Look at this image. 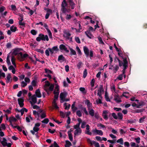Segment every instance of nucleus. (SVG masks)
Masks as SVG:
<instances>
[{
    "mask_svg": "<svg viewBox=\"0 0 147 147\" xmlns=\"http://www.w3.org/2000/svg\"><path fill=\"white\" fill-rule=\"evenodd\" d=\"M118 116V118L120 120H121L123 119V115L122 113H119L117 114Z\"/></svg>",
    "mask_w": 147,
    "mask_h": 147,
    "instance_id": "obj_30",
    "label": "nucleus"
},
{
    "mask_svg": "<svg viewBox=\"0 0 147 147\" xmlns=\"http://www.w3.org/2000/svg\"><path fill=\"white\" fill-rule=\"evenodd\" d=\"M71 18V16L70 15L67 14L65 17L66 19L67 20H69Z\"/></svg>",
    "mask_w": 147,
    "mask_h": 147,
    "instance_id": "obj_63",
    "label": "nucleus"
},
{
    "mask_svg": "<svg viewBox=\"0 0 147 147\" xmlns=\"http://www.w3.org/2000/svg\"><path fill=\"white\" fill-rule=\"evenodd\" d=\"M3 141H1V143L2 144L3 146H5V145H4V144H3V143L5 142V144H7V142H6L7 140L5 138H3Z\"/></svg>",
    "mask_w": 147,
    "mask_h": 147,
    "instance_id": "obj_42",
    "label": "nucleus"
},
{
    "mask_svg": "<svg viewBox=\"0 0 147 147\" xmlns=\"http://www.w3.org/2000/svg\"><path fill=\"white\" fill-rule=\"evenodd\" d=\"M49 120L48 118H45L42 120L41 122L43 123L47 124L49 122Z\"/></svg>",
    "mask_w": 147,
    "mask_h": 147,
    "instance_id": "obj_40",
    "label": "nucleus"
},
{
    "mask_svg": "<svg viewBox=\"0 0 147 147\" xmlns=\"http://www.w3.org/2000/svg\"><path fill=\"white\" fill-rule=\"evenodd\" d=\"M65 60V57L63 55H60L58 56V61H64Z\"/></svg>",
    "mask_w": 147,
    "mask_h": 147,
    "instance_id": "obj_17",
    "label": "nucleus"
},
{
    "mask_svg": "<svg viewBox=\"0 0 147 147\" xmlns=\"http://www.w3.org/2000/svg\"><path fill=\"white\" fill-rule=\"evenodd\" d=\"M11 78V74L10 73L8 74L6 77L7 80L6 82L7 83H9L10 81L11 82L12 79Z\"/></svg>",
    "mask_w": 147,
    "mask_h": 147,
    "instance_id": "obj_15",
    "label": "nucleus"
},
{
    "mask_svg": "<svg viewBox=\"0 0 147 147\" xmlns=\"http://www.w3.org/2000/svg\"><path fill=\"white\" fill-rule=\"evenodd\" d=\"M76 114L79 117H81L82 116V114L80 110L77 111H76Z\"/></svg>",
    "mask_w": 147,
    "mask_h": 147,
    "instance_id": "obj_46",
    "label": "nucleus"
},
{
    "mask_svg": "<svg viewBox=\"0 0 147 147\" xmlns=\"http://www.w3.org/2000/svg\"><path fill=\"white\" fill-rule=\"evenodd\" d=\"M105 100L106 101H109L110 102V100L108 96V94L107 92H105Z\"/></svg>",
    "mask_w": 147,
    "mask_h": 147,
    "instance_id": "obj_26",
    "label": "nucleus"
},
{
    "mask_svg": "<svg viewBox=\"0 0 147 147\" xmlns=\"http://www.w3.org/2000/svg\"><path fill=\"white\" fill-rule=\"evenodd\" d=\"M32 101L34 103H36L37 102V98L35 95H32Z\"/></svg>",
    "mask_w": 147,
    "mask_h": 147,
    "instance_id": "obj_22",
    "label": "nucleus"
},
{
    "mask_svg": "<svg viewBox=\"0 0 147 147\" xmlns=\"http://www.w3.org/2000/svg\"><path fill=\"white\" fill-rule=\"evenodd\" d=\"M76 42L78 43H80L81 42L79 38L78 37H76L75 38Z\"/></svg>",
    "mask_w": 147,
    "mask_h": 147,
    "instance_id": "obj_57",
    "label": "nucleus"
},
{
    "mask_svg": "<svg viewBox=\"0 0 147 147\" xmlns=\"http://www.w3.org/2000/svg\"><path fill=\"white\" fill-rule=\"evenodd\" d=\"M117 142L120 143L121 145L123 144V138H121L117 141Z\"/></svg>",
    "mask_w": 147,
    "mask_h": 147,
    "instance_id": "obj_27",
    "label": "nucleus"
},
{
    "mask_svg": "<svg viewBox=\"0 0 147 147\" xmlns=\"http://www.w3.org/2000/svg\"><path fill=\"white\" fill-rule=\"evenodd\" d=\"M59 48L61 50H64L65 51L66 53H68L69 52V50L67 49V48L63 44H61L60 45Z\"/></svg>",
    "mask_w": 147,
    "mask_h": 147,
    "instance_id": "obj_7",
    "label": "nucleus"
},
{
    "mask_svg": "<svg viewBox=\"0 0 147 147\" xmlns=\"http://www.w3.org/2000/svg\"><path fill=\"white\" fill-rule=\"evenodd\" d=\"M36 40L40 42V40L48 41L49 38L47 35H45L43 34L40 33L38 35V36L36 38Z\"/></svg>",
    "mask_w": 147,
    "mask_h": 147,
    "instance_id": "obj_2",
    "label": "nucleus"
},
{
    "mask_svg": "<svg viewBox=\"0 0 147 147\" xmlns=\"http://www.w3.org/2000/svg\"><path fill=\"white\" fill-rule=\"evenodd\" d=\"M86 104L87 105V107H88V108L91 106V104L90 103L89 100H86L85 102Z\"/></svg>",
    "mask_w": 147,
    "mask_h": 147,
    "instance_id": "obj_31",
    "label": "nucleus"
},
{
    "mask_svg": "<svg viewBox=\"0 0 147 147\" xmlns=\"http://www.w3.org/2000/svg\"><path fill=\"white\" fill-rule=\"evenodd\" d=\"M45 72L47 73H49L51 74L52 73V72L51 71V70H49V69H47L46 68L45 69Z\"/></svg>",
    "mask_w": 147,
    "mask_h": 147,
    "instance_id": "obj_61",
    "label": "nucleus"
},
{
    "mask_svg": "<svg viewBox=\"0 0 147 147\" xmlns=\"http://www.w3.org/2000/svg\"><path fill=\"white\" fill-rule=\"evenodd\" d=\"M82 65H83V63H82V62H79L77 65V67L78 68V69H80L81 67V66Z\"/></svg>",
    "mask_w": 147,
    "mask_h": 147,
    "instance_id": "obj_56",
    "label": "nucleus"
},
{
    "mask_svg": "<svg viewBox=\"0 0 147 147\" xmlns=\"http://www.w3.org/2000/svg\"><path fill=\"white\" fill-rule=\"evenodd\" d=\"M47 32L48 33L49 36L50 38H52V34L50 30L49 29L47 30Z\"/></svg>",
    "mask_w": 147,
    "mask_h": 147,
    "instance_id": "obj_54",
    "label": "nucleus"
},
{
    "mask_svg": "<svg viewBox=\"0 0 147 147\" xmlns=\"http://www.w3.org/2000/svg\"><path fill=\"white\" fill-rule=\"evenodd\" d=\"M78 53V54L80 55H82V53L80 49L78 46H77L76 47Z\"/></svg>",
    "mask_w": 147,
    "mask_h": 147,
    "instance_id": "obj_48",
    "label": "nucleus"
},
{
    "mask_svg": "<svg viewBox=\"0 0 147 147\" xmlns=\"http://www.w3.org/2000/svg\"><path fill=\"white\" fill-rule=\"evenodd\" d=\"M123 74H121L119 75L117 78L120 80H121L123 79Z\"/></svg>",
    "mask_w": 147,
    "mask_h": 147,
    "instance_id": "obj_60",
    "label": "nucleus"
},
{
    "mask_svg": "<svg viewBox=\"0 0 147 147\" xmlns=\"http://www.w3.org/2000/svg\"><path fill=\"white\" fill-rule=\"evenodd\" d=\"M36 96L38 98H40L41 97V94L40 91L39 89H37L36 90L35 92Z\"/></svg>",
    "mask_w": 147,
    "mask_h": 147,
    "instance_id": "obj_16",
    "label": "nucleus"
},
{
    "mask_svg": "<svg viewBox=\"0 0 147 147\" xmlns=\"http://www.w3.org/2000/svg\"><path fill=\"white\" fill-rule=\"evenodd\" d=\"M62 7H61V10L62 11L63 13L66 14V12L67 11V9L64 6H63Z\"/></svg>",
    "mask_w": 147,
    "mask_h": 147,
    "instance_id": "obj_21",
    "label": "nucleus"
},
{
    "mask_svg": "<svg viewBox=\"0 0 147 147\" xmlns=\"http://www.w3.org/2000/svg\"><path fill=\"white\" fill-rule=\"evenodd\" d=\"M79 90L83 93L85 94L86 93V92L85 91V89L84 87H80L79 88Z\"/></svg>",
    "mask_w": 147,
    "mask_h": 147,
    "instance_id": "obj_44",
    "label": "nucleus"
},
{
    "mask_svg": "<svg viewBox=\"0 0 147 147\" xmlns=\"http://www.w3.org/2000/svg\"><path fill=\"white\" fill-rule=\"evenodd\" d=\"M24 99L23 98H19L18 99V103L20 105V107H22L24 106Z\"/></svg>",
    "mask_w": 147,
    "mask_h": 147,
    "instance_id": "obj_6",
    "label": "nucleus"
},
{
    "mask_svg": "<svg viewBox=\"0 0 147 147\" xmlns=\"http://www.w3.org/2000/svg\"><path fill=\"white\" fill-rule=\"evenodd\" d=\"M89 113L92 116H94V112L93 109H92L89 111Z\"/></svg>",
    "mask_w": 147,
    "mask_h": 147,
    "instance_id": "obj_50",
    "label": "nucleus"
},
{
    "mask_svg": "<svg viewBox=\"0 0 147 147\" xmlns=\"http://www.w3.org/2000/svg\"><path fill=\"white\" fill-rule=\"evenodd\" d=\"M16 121L17 119L14 117H12L9 118V121L10 122V124H11V121Z\"/></svg>",
    "mask_w": 147,
    "mask_h": 147,
    "instance_id": "obj_36",
    "label": "nucleus"
},
{
    "mask_svg": "<svg viewBox=\"0 0 147 147\" xmlns=\"http://www.w3.org/2000/svg\"><path fill=\"white\" fill-rule=\"evenodd\" d=\"M64 36L66 37L67 39H69V37L71 36V34L68 31H65L64 32Z\"/></svg>",
    "mask_w": 147,
    "mask_h": 147,
    "instance_id": "obj_14",
    "label": "nucleus"
},
{
    "mask_svg": "<svg viewBox=\"0 0 147 147\" xmlns=\"http://www.w3.org/2000/svg\"><path fill=\"white\" fill-rule=\"evenodd\" d=\"M145 110L144 109H136L134 111V113H139L143 112Z\"/></svg>",
    "mask_w": 147,
    "mask_h": 147,
    "instance_id": "obj_33",
    "label": "nucleus"
},
{
    "mask_svg": "<svg viewBox=\"0 0 147 147\" xmlns=\"http://www.w3.org/2000/svg\"><path fill=\"white\" fill-rule=\"evenodd\" d=\"M64 106L65 107V109L66 110H68L70 106L71 105L70 104H68V106L67 105V103L65 102L64 104Z\"/></svg>",
    "mask_w": 147,
    "mask_h": 147,
    "instance_id": "obj_28",
    "label": "nucleus"
},
{
    "mask_svg": "<svg viewBox=\"0 0 147 147\" xmlns=\"http://www.w3.org/2000/svg\"><path fill=\"white\" fill-rule=\"evenodd\" d=\"M69 49L70 50V54L71 55H76V52L74 50H73L71 48H70V47L69 48Z\"/></svg>",
    "mask_w": 147,
    "mask_h": 147,
    "instance_id": "obj_24",
    "label": "nucleus"
},
{
    "mask_svg": "<svg viewBox=\"0 0 147 147\" xmlns=\"http://www.w3.org/2000/svg\"><path fill=\"white\" fill-rule=\"evenodd\" d=\"M80 125L78 123L77 124H76V125H74V127L75 129H80Z\"/></svg>",
    "mask_w": 147,
    "mask_h": 147,
    "instance_id": "obj_62",
    "label": "nucleus"
},
{
    "mask_svg": "<svg viewBox=\"0 0 147 147\" xmlns=\"http://www.w3.org/2000/svg\"><path fill=\"white\" fill-rule=\"evenodd\" d=\"M119 67L118 65H116L113 67V70H115L114 73H115L119 69Z\"/></svg>",
    "mask_w": 147,
    "mask_h": 147,
    "instance_id": "obj_37",
    "label": "nucleus"
},
{
    "mask_svg": "<svg viewBox=\"0 0 147 147\" xmlns=\"http://www.w3.org/2000/svg\"><path fill=\"white\" fill-rule=\"evenodd\" d=\"M87 70L86 69H85L83 73V78H85L87 76Z\"/></svg>",
    "mask_w": 147,
    "mask_h": 147,
    "instance_id": "obj_34",
    "label": "nucleus"
},
{
    "mask_svg": "<svg viewBox=\"0 0 147 147\" xmlns=\"http://www.w3.org/2000/svg\"><path fill=\"white\" fill-rule=\"evenodd\" d=\"M65 147H70L72 146L71 143L69 141L66 140L65 141Z\"/></svg>",
    "mask_w": 147,
    "mask_h": 147,
    "instance_id": "obj_23",
    "label": "nucleus"
},
{
    "mask_svg": "<svg viewBox=\"0 0 147 147\" xmlns=\"http://www.w3.org/2000/svg\"><path fill=\"white\" fill-rule=\"evenodd\" d=\"M117 60L118 61L119 66L120 67L121 66H122V61H121L118 57L116 56L114 59V61L115 62H117Z\"/></svg>",
    "mask_w": 147,
    "mask_h": 147,
    "instance_id": "obj_13",
    "label": "nucleus"
},
{
    "mask_svg": "<svg viewBox=\"0 0 147 147\" xmlns=\"http://www.w3.org/2000/svg\"><path fill=\"white\" fill-rule=\"evenodd\" d=\"M45 84L44 86V89L47 94H49V91L52 92L53 90L54 85L53 84H51L48 81L45 82Z\"/></svg>",
    "mask_w": 147,
    "mask_h": 147,
    "instance_id": "obj_1",
    "label": "nucleus"
},
{
    "mask_svg": "<svg viewBox=\"0 0 147 147\" xmlns=\"http://www.w3.org/2000/svg\"><path fill=\"white\" fill-rule=\"evenodd\" d=\"M136 119H134V120H133L132 119H131L130 120H127V122L128 123H129L130 124H132L133 123H135L136 122Z\"/></svg>",
    "mask_w": 147,
    "mask_h": 147,
    "instance_id": "obj_39",
    "label": "nucleus"
},
{
    "mask_svg": "<svg viewBox=\"0 0 147 147\" xmlns=\"http://www.w3.org/2000/svg\"><path fill=\"white\" fill-rule=\"evenodd\" d=\"M92 131L94 133H96L97 134L100 136H102L103 135V133L102 131L101 130H97L96 129H95Z\"/></svg>",
    "mask_w": 147,
    "mask_h": 147,
    "instance_id": "obj_11",
    "label": "nucleus"
},
{
    "mask_svg": "<svg viewBox=\"0 0 147 147\" xmlns=\"http://www.w3.org/2000/svg\"><path fill=\"white\" fill-rule=\"evenodd\" d=\"M20 18H19V21L22 22L24 20V16L22 14H21L19 15Z\"/></svg>",
    "mask_w": 147,
    "mask_h": 147,
    "instance_id": "obj_49",
    "label": "nucleus"
},
{
    "mask_svg": "<svg viewBox=\"0 0 147 147\" xmlns=\"http://www.w3.org/2000/svg\"><path fill=\"white\" fill-rule=\"evenodd\" d=\"M123 61V62H122V65H123V69L124 70H125L127 69L128 64V62L127 61L126 58H124Z\"/></svg>",
    "mask_w": 147,
    "mask_h": 147,
    "instance_id": "obj_5",
    "label": "nucleus"
},
{
    "mask_svg": "<svg viewBox=\"0 0 147 147\" xmlns=\"http://www.w3.org/2000/svg\"><path fill=\"white\" fill-rule=\"evenodd\" d=\"M10 30L11 32H15L16 30H17V28L14 26H11L10 28Z\"/></svg>",
    "mask_w": 147,
    "mask_h": 147,
    "instance_id": "obj_20",
    "label": "nucleus"
},
{
    "mask_svg": "<svg viewBox=\"0 0 147 147\" xmlns=\"http://www.w3.org/2000/svg\"><path fill=\"white\" fill-rule=\"evenodd\" d=\"M83 50L86 57H87L89 55V51L88 48L86 46L83 47Z\"/></svg>",
    "mask_w": 147,
    "mask_h": 147,
    "instance_id": "obj_8",
    "label": "nucleus"
},
{
    "mask_svg": "<svg viewBox=\"0 0 147 147\" xmlns=\"http://www.w3.org/2000/svg\"><path fill=\"white\" fill-rule=\"evenodd\" d=\"M27 85V83L24 81L22 82L21 83V86L22 88L24 87Z\"/></svg>",
    "mask_w": 147,
    "mask_h": 147,
    "instance_id": "obj_41",
    "label": "nucleus"
},
{
    "mask_svg": "<svg viewBox=\"0 0 147 147\" xmlns=\"http://www.w3.org/2000/svg\"><path fill=\"white\" fill-rule=\"evenodd\" d=\"M92 142L93 144L94 145L95 147H100L99 144L98 142L94 141H92Z\"/></svg>",
    "mask_w": 147,
    "mask_h": 147,
    "instance_id": "obj_35",
    "label": "nucleus"
},
{
    "mask_svg": "<svg viewBox=\"0 0 147 147\" xmlns=\"http://www.w3.org/2000/svg\"><path fill=\"white\" fill-rule=\"evenodd\" d=\"M67 95V93L65 92H61L60 94L59 97L61 100H63L66 97Z\"/></svg>",
    "mask_w": 147,
    "mask_h": 147,
    "instance_id": "obj_9",
    "label": "nucleus"
},
{
    "mask_svg": "<svg viewBox=\"0 0 147 147\" xmlns=\"http://www.w3.org/2000/svg\"><path fill=\"white\" fill-rule=\"evenodd\" d=\"M19 55H20L19 57H20L22 59H24L28 56V54L25 53L23 55L22 53L21 52L19 53Z\"/></svg>",
    "mask_w": 147,
    "mask_h": 147,
    "instance_id": "obj_10",
    "label": "nucleus"
},
{
    "mask_svg": "<svg viewBox=\"0 0 147 147\" xmlns=\"http://www.w3.org/2000/svg\"><path fill=\"white\" fill-rule=\"evenodd\" d=\"M69 139L71 141H72L73 140L72 135L71 133H68Z\"/></svg>",
    "mask_w": 147,
    "mask_h": 147,
    "instance_id": "obj_53",
    "label": "nucleus"
},
{
    "mask_svg": "<svg viewBox=\"0 0 147 147\" xmlns=\"http://www.w3.org/2000/svg\"><path fill=\"white\" fill-rule=\"evenodd\" d=\"M68 2L70 6H71V9H74L75 5V3L72 0H69Z\"/></svg>",
    "mask_w": 147,
    "mask_h": 147,
    "instance_id": "obj_12",
    "label": "nucleus"
},
{
    "mask_svg": "<svg viewBox=\"0 0 147 147\" xmlns=\"http://www.w3.org/2000/svg\"><path fill=\"white\" fill-rule=\"evenodd\" d=\"M18 50L17 49H15L12 53V54L14 55L15 56L18 55V57H20L19 55V53H17Z\"/></svg>",
    "mask_w": 147,
    "mask_h": 147,
    "instance_id": "obj_32",
    "label": "nucleus"
},
{
    "mask_svg": "<svg viewBox=\"0 0 147 147\" xmlns=\"http://www.w3.org/2000/svg\"><path fill=\"white\" fill-rule=\"evenodd\" d=\"M102 92L101 91H98V93L97 94V95L99 96V97L101 98H102Z\"/></svg>",
    "mask_w": 147,
    "mask_h": 147,
    "instance_id": "obj_52",
    "label": "nucleus"
},
{
    "mask_svg": "<svg viewBox=\"0 0 147 147\" xmlns=\"http://www.w3.org/2000/svg\"><path fill=\"white\" fill-rule=\"evenodd\" d=\"M48 49L50 51L51 55H52L54 53V51L57 52L59 51V49L57 46H54L53 47L52 49L49 48Z\"/></svg>",
    "mask_w": 147,
    "mask_h": 147,
    "instance_id": "obj_3",
    "label": "nucleus"
},
{
    "mask_svg": "<svg viewBox=\"0 0 147 147\" xmlns=\"http://www.w3.org/2000/svg\"><path fill=\"white\" fill-rule=\"evenodd\" d=\"M31 34L33 35H35L37 33V31L35 30L32 29L30 31Z\"/></svg>",
    "mask_w": 147,
    "mask_h": 147,
    "instance_id": "obj_38",
    "label": "nucleus"
},
{
    "mask_svg": "<svg viewBox=\"0 0 147 147\" xmlns=\"http://www.w3.org/2000/svg\"><path fill=\"white\" fill-rule=\"evenodd\" d=\"M107 112L106 111H104L102 113V116L104 119L106 120H107L108 118V116L107 115Z\"/></svg>",
    "mask_w": 147,
    "mask_h": 147,
    "instance_id": "obj_18",
    "label": "nucleus"
},
{
    "mask_svg": "<svg viewBox=\"0 0 147 147\" xmlns=\"http://www.w3.org/2000/svg\"><path fill=\"white\" fill-rule=\"evenodd\" d=\"M97 126L98 127H102V128H105V125L102 124L100 123H98L97 125Z\"/></svg>",
    "mask_w": 147,
    "mask_h": 147,
    "instance_id": "obj_55",
    "label": "nucleus"
},
{
    "mask_svg": "<svg viewBox=\"0 0 147 147\" xmlns=\"http://www.w3.org/2000/svg\"><path fill=\"white\" fill-rule=\"evenodd\" d=\"M86 122L85 121H83L81 125V127L82 128H84L85 127V125L86 124Z\"/></svg>",
    "mask_w": 147,
    "mask_h": 147,
    "instance_id": "obj_43",
    "label": "nucleus"
},
{
    "mask_svg": "<svg viewBox=\"0 0 147 147\" xmlns=\"http://www.w3.org/2000/svg\"><path fill=\"white\" fill-rule=\"evenodd\" d=\"M40 116L41 119H43L46 117V115L45 112H43L42 113L41 115Z\"/></svg>",
    "mask_w": 147,
    "mask_h": 147,
    "instance_id": "obj_47",
    "label": "nucleus"
},
{
    "mask_svg": "<svg viewBox=\"0 0 147 147\" xmlns=\"http://www.w3.org/2000/svg\"><path fill=\"white\" fill-rule=\"evenodd\" d=\"M11 61L12 62V64L15 67H16V64L15 63V60H16V59L15 57L13 56H12L11 57Z\"/></svg>",
    "mask_w": 147,
    "mask_h": 147,
    "instance_id": "obj_25",
    "label": "nucleus"
},
{
    "mask_svg": "<svg viewBox=\"0 0 147 147\" xmlns=\"http://www.w3.org/2000/svg\"><path fill=\"white\" fill-rule=\"evenodd\" d=\"M98 38L99 42V43L102 44H104V43L102 41L101 38L100 36H98Z\"/></svg>",
    "mask_w": 147,
    "mask_h": 147,
    "instance_id": "obj_45",
    "label": "nucleus"
},
{
    "mask_svg": "<svg viewBox=\"0 0 147 147\" xmlns=\"http://www.w3.org/2000/svg\"><path fill=\"white\" fill-rule=\"evenodd\" d=\"M95 80L94 79H92L90 82V84L92 87H93L94 86Z\"/></svg>",
    "mask_w": 147,
    "mask_h": 147,
    "instance_id": "obj_51",
    "label": "nucleus"
},
{
    "mask_svg": "<svg viewBox=\"0 0 147 147\" xmlns=\"http://www.w3.org/2000/svg\"><path fill=\"white\" fill-rule=\"evenodd\" d=\"M82 132V130L80 129H78L76 130L74 132V135L75 136L76 135L78 134V133H81Z\"/></svg>",
    "mask_w": 147,
    "mask_h": 147,
    "instance_id": "obj_29",
    "label": "nucleus"
},
{
    "mask_svg": "<svg viewBox=\"0 0 147 147\" xmlns=\"http://www.w3.org/2000/svg\"><path fill=\"white\" fill-rule=\"evenodd\" d=\"M32 86L34 87L36 85V82L35 80H33L31 82Z\"/></svg>",
    "mask_w": 147,
    "mask_h": 147,
    "instance_id": "obj_64",
    "label": "nucleus"
},
{
    "mask_svg": "<svg viewBox=\"0 0 147 147\" xmlns=\"http://www.w3.org/2000/svg\"><path fill=\"white\" fill-rule=\"evenodd\" d=\"M121 96L118 94H115L114 95V100L117 103H119L122 102L121 100Z\"/></svg>",
    "mask_w": 147,
    "mask_h": 147,
    "instance_id": "obj_4",
    "label": "nucleus"
},
{
    "mask_svg": "<svg viewBox=\"0 0 147 147\" xmlns=\"http://www.w3.org/2000/svg\"><path fill=\"white\" fill-rule=\"evenodd\" d=\"M11 10L13 11H15L16 10V6L14 5H11Z\"/></svg>",
    "mask_w": 147,
    "mask_h": 147,
    "instance_id": "obj_59",
    "label": "nucleus"
},
{
    "mask_svg": "<svg viewBox=\"0 0 147 147\" xmlns=\"http://www.w3.org/2000/svg\"><path fill=\"white\" fill-rule=\"evenodd\" d=\"M112 115L114 119H118V117L116 114L114 113H112Z\"/></svg>",
    "mask_w": 147,
    "mask_h": 147,
    "instance_id": "obj_58",
    "label": "nucleus"
},
{
    "mask_svg": "<svg viewBox=\"0 0 147 147\" xmlns=\"http://www.w3.org/2000/svg\"><path fill=\"white\" fill-rule=\"evenodd\" d=\"M53 93L55 94L54 97L56 100H57L59 97V92H55V90H54Z\"/></svg>",
    "mask_w": 147,
    "mask_h": 147,
    "instance_id": "obj_19",
    "label": "nucleus"
}]
</instances>
